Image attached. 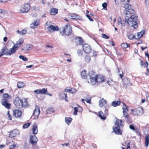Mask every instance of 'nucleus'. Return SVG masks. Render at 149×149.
I'll return each mask as SVG.
<instances>
[{
  "instance_id": "1",
  "label": "nucleus",
  "mask_w": 149,
  "mask_h": 149,
  "mask_svg": "<svg viewBox=\"0 0 149 149\" xmlns=\"http://www.w3.org/2000/svg\"><path fill=\"white\" fill-rule=\"evenodd\" d=\"M134 13L135 11L134 10H130L127 12L125 20L129 26H132L134 29H136L138 27L136 21L137 16Z\"/></svg>"
},
{
  "instance_id": "2",
  "label": "nucleus",
  "mask_w": 149,
  "mask_h": 149,
  "mask_svg": "<svg viewBox=\"0 0 149 149\" xmlns=\"http://www.w3.org/2000/svg\"><path fill=\"white\" fill-rule=\"evenodd\" d=\"M89 81L88 80L89 83H90L92 85H95L96 82L100 83L104 81V78L102 75H96L95 73L93 71H91L89 73Z\"/></svg>"
},
{
  "instance_id": "3",
  "label": "nucleus",
  "mask_w": 149,
  "mask_h": 149,
  "mask_svg": "<svg viewBox=\"0 0 149 149\" xmlns=\"http://www.w3.org/2000/svg\"><path fill=\"white\" fill-rule=\"evenodd\" d=\"M11 99V96L8 94H4L3 95V98L1 100L2 104L7 109L10 108L11 105L8 102V100Z\"/></svg>"
},
{
  "instance_id": "4",
  "label": "nucleus",
  "mask_w": 149,
  "mask_h": 149,
  "mask_svg": "<svg viewBox=\"0 0 149 149\" xmlns=\"http://www.w3.org/2000/svg\"><path fill=\"white\" fill-rule=\"evenodd\" d=\"M72 30L69 24H67L64 27L61 28L60 32L62 35L68 36L72 33Z\"/></svg>"
},
{
  "instance_id": "5",
  "label": "nucleus",
  "mask_w": 149,
  "mask_h": 149,
  "mask_svg": "<svg viewBox=\"0 0 149 149\" xmlns=\"http://www.w3.org/2000/svg\"><path fill=\"white\" fill-rule=\"evenodd\" d=\"M15 52V50L13 48L8 50L5 47H3L0 52V53L3 56L4 55H10Z\"/></svg>"
},
{
  "instance_id": "6",
  "label": "nucleus",
  "mask_w": 149,
  "mask_h": 149,
  "mask_svg": "<svg viewBox=\"0 0 149 149\" xmlns=\"http://www.w3.org/2000/svg\"><path fill=\"white\" fill-rule=\"evenodd\" d=\"M131 114L134 116H141L143 113V110L142 108L139 107L135 109H131Z\"/></svg>"
},
{
  "instance_id": "7",
  "label": "nucleus",
  "mask_w": 149,
  "mask_h": 149,
  "mask_svg": "<svg viewBox=\"0 0 149 149\" xmlns=\"http://www.w3.org/2000/svg\"><path fill=\"white\" fill-rule=\"evenodd\" d=\"M30 9V6L28 4H25L19 8V12L20 13H26L28 12Z\"/></svg>"
},
{
  "instance_id": "8",
  "label": "nucleus",
  "mask_w": 149,
  "mask_h": 149,
  "mask_svg": "<svg viewBox=\"0 0 149 149\" xmlns=\"http://www.w3.org/2000/svg\"><path fill=\"white\" fill-rule=\"evenodd\" d=\"M14 103L17 108H20L22 107V100L19 97L15 98Z\"/></svg>"
},
{
  "instance_id": "9",
  "label": "nucleus",
  "mask_w": 149,
  "mask_h": 149,
  "mask_svg": "<svg viewBox=\"0 0 149 149\" xmlns=\"http://www.w3.org/2000/svg\"><path fill=\"white\" fill-rule=\"evenodd\" d=\"M24 40L23 39H20L18 41H17L15 44L14 45V46L12 48H13L15 50V52L20 46L23 43Z\"/></svg>"
},
{
  "instance_id": "10",
  "label": "nucleus",
  "mask_w": 149,
  "mask_h": 149,
  "mask_svg": "<svg viewBox=\"0 0 149 149\" xmlns=\"http://www.w3.org/2000/svg\"><path fill=\"white\" fill-rule=\"evenodd\" d=\"M123 107L122 109L123 110V116L125 117V119H127L128 117V115L127 113L128 109L126 105L123 103Z\"/></svg>"
},
{
  "instance_id": "11",
  "label": "nucleus",
  "mask_w": 149,
  "mask_h": 149,
  "mask_svg": "<svg viewBox=\"0 0 149 149\" xmlns=\"http://www.w3.org/2000/svg\"><path fill=\"white\" fill-rule=\"evenodd\" d=\"M82 47L86 53H89L91 51V48L89 45L88 44H84Z\"/></svg>"
},
{
  "instance_id": "12",
  "label": "nucleus",
  "mask_w": 149,
  "mask_h": 149,
  "mask_svg": "<svg viewBox=\"0 0 149 149\" xmlns=\"http://www.w3.org/2000/svg\"><path fill=\"white\" fill-rule=\"evenodd\" d=\"M47 91V88H43L42 89L36 90L34 91V92L37 94H45Z\"/></svg>"
},
{
  "instance_id": "13",
  "label": "nucleus",
  "mask_w": 149,
  "mask_h": 149,
  "mask_svg": "<svg viewBox=\"0 0 149 149\" xmlns=\"http://www.w3.org/2000/svg\"><path fill=\"white\" fill-rule=\"evenodd\" d=\"M40 113V110L39 107L38 106H36L35 109L33 113L35 118H38Z\"/></svg>"
},
{
  "instance_id": "14",
  "label": "nucleus",
  "mask_w": 149,
  "mask_h": 149,
  "mask_svg": "<svg viewBox=\"0 0 149 149\" xmlns=\"http://www.w3.org/2000/svg\"><path fill=\"white\" fill-rule=\"evenodd\" d=\"M18 134H19L18 130L17 129L14 130L9 134V137H14Z\"/></svg>"
},
{
  "instance_id": "15",
  "label": "nucleus",
  "mask_w": 149,
  "mask_h": 149,
  "mask_svg": "<svg viewBox=\"0 0 149 149\" xmlns=\"http://www.w3.org/2000/svg\"><path fill=\"white\" fill-rule=\"evenodd\" d=\"M22 114V112L20 110H15L13 111V115L15 117L19 118L21 116Z\"/></svg>"
},
{
  "instance_id": "16",
  "label": "nucleus",
  "mask_w": 149,
  "mask_h": 149,
  "mask_svg": "<svg viewBox=\"0 0 149 149\" xmlns=\"http://www.w3.org/2000/svg\"><path fill=\"white\" fill-rule=\"evenodd\" d=\"M47 29L48 31L50 32H52L54 31H58L59 30L58 28V26L53 25H51L48 26L47 28Z\"/></svg>"
},
{
  "instance_id": "17",
  "label": "nucleus",
  "mask_w": 149,
  "mask_h": 149,
  "mask_svg": "<svg viewBox=\"0 0 149 149\" xmlns=\"http://www.w3.org/2000/svg\"><path fill=\"white\" fill-rule=\"evenodd\" d=\"M123 7L126 9L124 11V13L125 15H126L127 12L130 11V10H133L131 9V6L128 3L124 4Z\"/></svg>"
},
{
  "instance_id": "18",
  "label": "nucleus",
  "mask_w": 149,
  "mask_h": 149,
  "mask_svg": "<svg viewBox=\"0 0 149 149\" xmlns=\"http://www.w3.org/2000/svg\"><path fill=\"white\" fill-rule=\"evenodd\" d=\"M32 133L34 134H36L38 132V125L35 123H34L32 126Z\"/></svg>"
},
{
  "instance_id": "19",
  "label": "nucleus",
  "mask_w": 149,
  "mask_h": 149,
  "mask_svg": "<svg viewBox=\"0 0 149 149\" xmlns=\"http://www.w3.org/2000/svg\"><path fill=\"white\" fill-rule=\"evenodd\" d=\"M39 24V21L38 20H35L31 24L30 27L31 28H35Z\"/></svg>"
},
{
  "instance_id": "20",
  "label": "nucleus",
  "mask_w": 149,
  "mask_h": 149,
  "mask_svg": "<svg viewBox=\"0 0 149 149\" xmlns=\"http://www.w3.org/2000/svg\"><path fill=\"white\" fill-rule=\"evenodd\" d=\"M30 140L31 143L35 144L38 141V139L35 136H31L30 138Z\"/></svg>"
},
{
  "instance_id": "21",
  "label": "nucleus",
  "mask_w": 149,
  "mask_h": 149,
  "mask_svg": "<svg viewBox=\"0 0 149 149\" xmlns=\"http://www.w3.org/2000/svg\"><path fill=\"white\" fill-rule=\"evenodd\" d=\"M75 42L76 45H78L82 43L83 40L81 37L76 38L75 40Z\"/></svg>"
},
{
  "instance_id": "22",
  "label": "nucleus",
  "mask_w": 149,
  "mask_h": 149,
  "mask_svg": "<svg viewBox=\"0 0 149 149\" xmlns=\"http://www.w3.org/2000/svg\"><path fill=\"white\" fill-rule=\"evenodd\" d=\"M113 131L116 134L119 135L122 134V132L119 129V127L116 126L114 128L113 127Z\"/></svg>"
},
{
  "instance_id": "23",
  "label": "nucleus",
  "mask_w": 149,
  "mask_h": 149,
  "mask_svg": "<svg viewBox=\"0 0 149 149\" xmlns=\"http://www.w3.org/2000/svg\"><path fill=\"white\" fill-rule=\"evenodd\" d=\"M107 103V101L103 98H102L100 100L99 103V106L102 107L104 105H105Z\"/></svg>"
},
{
  "instance_id": "24",
  "label": "nucleus",
  "mask_w": 149,
  "mask_h": 149,
  "mask_svg": "<svg viewBox=\"0 0 149 149\" xmlns=\"http://www.w3.org/2000/svg\"><path fill=\"white\" fill-rule=\"evenodd\" d=\"M58 13V10L55 8H52L50 10V13L51 15H55Z\"/></svg>"
},
{
  "instance_id": "25",
  "label": "nucleus",
  "mask_w": 149,
  "mask_h": 149,
  "mask_svg": "<svg viewBox=\"0 0 149 149\" xmlns=\"http://www.w3.org/2000/svg\"><path fill=\"white\" fill-rule=\"evenodd\" d=\"M98 115L99 117L103 120H104L106 119V116L105 114H104L101 111H100L98 112Z\"/></svg>"
},
{
  "instance_id": "26",
  "label": "nucleus",
  "mask_w": 149,
  "mask_h": 149,
  "mask_svg": "<svg viewBox=\"0 0 149 149\" xmlns=\"http://www.w3.org/2000/svg\"><path fill=\"white\" fill-rule=\"evenodd\" d=\"M120 101H113L111 103V106L113 107H116L120 105Z\"/></svg>"
},
{
  "instance_id": "27",
  "label": "nucleus",
  "mask_w": 149,
  "mask_h": 149,
  "mask_svg": "<svg viewBox=\"0 0 149 149\" xmlns=\"http://www.w3.org/2000/svg\"><path fill=\"white\" fill-rule=\"evenodd\" d=\"M60 97L63 99H65L66 101H68L67 99V94L65 92H62L60 94Z\"/></svg>"
},
{
  "instance_id": "28",
  "label": "nucleus",
  "mask_w": 149,
  "mask_h": 149,
  "mask_svg": "<svg viewBox=\"0 0 149 149\" xmlns=\"http://www.w3.org/2000/svg\"><path fill=\"white\" fill-rule=\"evenodd\" d=\"M27 31L25 29H23L21 31L19 30H17L16 32L17 33L20 34L22 35H24L26 33Z\"/></svg>"
},
{
  "instance_id": "29",
  "label": "nucleus",
  "mask_w": 149,
  "mask_h": 149,
  "mask_svg": "<svg viewBox=\"0 0 149 149\" xmlns=\"http://www.w3.org/2000/svg\"><path fill=\"white\" fill-rule=\"evenodd\" d=\"M81 76L83 79H86L87 78V74L85 70L82 71L81 73Z\"/></svg>"
},
{
  "instance_id": "30",
  "label": "nucleus",
  "mask_w": 149,
  "mask_h": 149,
  "mask_svg": "<svg viewBox=\"0 0 149 149\" xmlns=\"http://www.w3.org/2000/svg\"><path fill=\"white\" fill-rule=\"evenodd\" d=\"M144 33L143 31H141L140 32H139L137 34V36H136V39H138L141 38L142 36Z\"/></svg>"
},
{
  "instance_id": "31",
  "label": "nucleus",
  "mask_w": 149,
  "mask_h": 149,
  "mask_svg": "<svg viewBox=\"0 0 149 149\" xmlns=\"http://www.w3.org/2000/svg\"><path fill=\"white\" fill-rule=\"evenodd\" d=\"M126 22H127L125 20V21H121L120 18L119 19H118V25L120 24H121L122 26H124L125 25V23Z\"/></svg>"
},
{
  "instance_id": "32",
  "label": "nucleus",
  "mask_w": 149,
  "mask_h": 149,
  "mask_svg": "<svg viewBox=\"0 0 149 149\" xmlns=\"http://www.w3.org/2000/svg\"><path fill=\"white\" fill-rule=\"evenodd\" d=\"M121 47L123 48H126L129 47L130 45L126 42L122 43L121 45Z\"/></svg>"
},
{
  "instance_id": "33",
  "label": "nucleus",
  "mask_w": 149,
  "mask_h": 149,
  "mask_svg": "<svg viewBox=\"0 0 149 149\" xmlns=\"http://www.w3.org/2000/svg\"><path fill=\"white\" fill-rule=\"evenodd\" d=\"M72 119L70 118L66 117L65 118V121L66 123L69 125L72 121Z\"/></svg>"
},
{
  "instance_id": "34",
  "label": "nucleus",
  "mask_w": 149,
  "mask_h": 149,
  "mask_svg": "<svg viewBox=\"0 0 149 149\" xmlns=\"http://www.w3.org/2000/svg\"><path fill=\"white\" fill-rule=\"evenodd\" d=\"M145 144L146 146H148L149 144V134L146 137Z\"/></svg>"
},
{
  "instance_id": "35",
  "label": "nucleus",
  "mask_w": 149,
  "mask_h": 149,
  "mask_svg": "<svg viewBox=\"0 0 149 149\" xmlns=\"http://www.w3.org/2000/svg\"><path fill=\"white\" fill-rule=\"evenodd\" d=\"M24 86V84L21 82H19L17 84V86L19 88L23 87Z\"/></svg>"
},
{
  "instance_id": "36",
  "label": "nucleus",
  "mask_w": 149,
  "mask_h": 149,
  "mask_svg": "<svg viewBox=\"0 0 149 149\" xmlns=\"http://www.w3.org/2000/svg\"><path fill=\"white\" fill-rule=\"evenodd\" d=\"M122 122V120H120H120L119 119H116V123L115 124V125L116 126H118L119 127V125H122L121 124V123Z\"/></svg>"
},
{
  "instance_id": "37",
  "label": "nucleus",
  "mask_w": 149,
  "mask_h": 149,
  "mask_svg": "<svg viewBox=\"0 0 149 149\" xmlns=\"http://www.w3.org/2000/svg\"><path fill=\"white\" fill-rule=\"evenodd\" d=\"M91 60L90 56L87 55L85 58V60L87 63H88Z\"/></svg>"
},
{
  "instance_id": "38",
  "label": "nucleus",
  "mask_w": 149,
  "mask_h": 149,
  "mask_svg": "<svg viewBox=\"0 0 149 149\" xmlns=\"http://www.w3.org/2000/svg\"><path fill=\"white\" fill-rule=\"evenodd\" d=\"M81 101L82 102H83L84 104H85L84 101H86L87 103L90 104L91 103V99L90 98L89 99H87L86 98L85 99H82Z\"/></svg>"
},
{
  "instance_id": "39",
  "label": "nucleus",
  "mask_w": 149,
  "mask_h": 149,
  "mask_svg": "<svg viewBox=\"0 0 149 149\" xmlns=\"http://www.w3.org/2000/svg\"><path fill=\"white\" fill-rule=\"evenodd\" d=\"M32 47L33 46L32 45L28 44L26 45L25 48L27 50H30L32 49Z\"/></svg>"
},
{
  "instance_id": "40",
  "label": "nucleus",
  "mask_w": 149,
  "mask_h": 149,
  "mask_svg": "<svg viewBox=\"0 0 149 149\" xmlns=\"http://www.w3.org/2000/svg\"><path fill=\"white\" fill-rule=\"evenodd\" d=\"M54 109L52 108H49L47 110V113H51L52 112H53Z\"/></svg>"
},
{
  "instance_id": "41",
  "label": "nucleus",
  "mask_w": 149,
  "mask_h": 149,
  "mask_svg": "<svg viewBox=\"0 0 149 149\" xmlns=\"http://www.w3.org/2000/svg\"><path fill=\"white\" fill-rule=\"evenodd\" d=\"M19 58L23 60V61H27L28 59V58L22 55H20L19 56Z\"/></svg>"
},
{
  "instance_id": "42",
  "label": "nucleus",
  "mask_w": 149,
  "mask_h": 149,
  "mask_svg": "<svg viewBox=\"0 0 149 149\" xmlns=\"http://www.w3.org/2000/svg\"><path fill=\"white\" fill-rule=\"evenodd\" d=\"M76 15V14L74 13H71L69 15V17L71 19H75Z\"/></svg>"
},
{
  "instance_id": "43",
  "label": "nucleus",
  "mask_w": 149,
  "mask_h": 149,
  "mask_svg": "<svg viewBox=\"0 0 149 149\" xmlns=\"http://www.w3.org/2000/svg\"><path fill=\"white\" fill-rule=\"evenodd\" d=\"M22 107H26L27 105V100L26 99L24 100V101H22Z\"/></svg>"
},
{
  "instance_id": "44",
  "label": "nucleus",
  "mask_w": 149,
  "mask_h": 149,
  "mask_svg": "<svg viewBox=\"0 0 149 149\" xmlns=\"http://www.w3.org/2000/svg\"><path fill=\"white\" fill-rule=\"evenodd\" d=\"M31 124V123L25 124L23 125V127L24 128H27Z\"/></svg>"
},
{
  "instance_id": "45",
  "label": "nucleus",
  "mask_w": 149,
  "mask_h": 149,
  "mask_svg": "<svg viewBox=\"0 0 149 149\" xmlns=\"http://www.w3.org/2000/svg\"><path fill=\"white\" fill-rule=\"evenodd\" d=\"M74 110L73 113V114L74 115H77V112H78V109L77 107H75L74 108Z\"/></svg>"
},
{
  "instance_id": "46",
  "label": "nucleus",
  "mask_w": 149,
  "mask_h": 149,
  "mask_svg": "<svg viewBox=\"0 0 149 149\" xmlns=\"http://www.w3.org/2000/svg\"><path fill=\"white\" fill-rule=\"evenodd\" d=\"M77 90L74 88H71L70 89V93H74L77 92Z\"/></svg>"
},
{
  "instance_id": "47",
  "label": "nucleus",
  "mask_w": 149,
  "mask_h": 149,
  "mask_svg": "<svg viewBox=\"0 0 149 149\" xmlns=\"http://www.w3.org/2000/svg\"><path fill=\"white\" fill-rule=\"evenodd\" d=\"M136 37V36H135L134 35H129L128 37V38L130 40H132L134 38H135Z\"/></svg>"
},
{
  "instance_id": "48",
  "label": "nucleus",
  "mask_w": 149,
  "mask_h": 149,
  "mask_svg": "<svg viewBox=\"0 0 149 149\" xmlns=\"http://www.w3.org/2000/svg\"><path fill=\"white\" fill-rule=\"evenodd\" d=\"M16 147V145L15 144V143H13V144L10 146L9 148L10 149H13L15 148Z\"/></svg>"
},
{
  "instance_id": "49",
  "label": "nucleus",
  "mask_w": 149,
  "mask_h": 149,
  "mask_svg": "<svg viewBox=\"0 0 149 149\" xmlns=\"http://www.w3.org/2000/svg\"><path fill=\"white\" fill-rule=\"evenodd\" d=\"M78 54L79 56H81L82 55V51L80 49H79L77 51Z\"/></svg>"
},
{
  "instance_id": "50",
  "label": "nucleus",
  "mask_w": 149,
  "mask_h": 149,
  "mask_svg": "<svg viewBox=\"0 0 149 149\" xmlns=\"http://www.w3.org/2000/svg\"><path fill=\"white\" fill-rule=\"evenodd\" d=\"M129 128L130 129H131V130H132L133 131H134L135 130V127H134V125H129Z\"/></svg>"
},
{
  "instance_id": "51",
  "label": "nucleus",
  "mask_w": 149,
  "mask_h": 149,
  "mask_svg": "<svg viewBox=\"0 0 149 149\" xmlns=\"http://www.w3.org/2000/svg\"><path fill=\"white\" fill-rule=\"evenodd\" d=\"M102 37L104 38L107 39L109 38V37L105 34H103L102 35Z\"/></svg>"
},
{
  "instance_id": "52",
  "label": "nucleus",
  "mask_w": 149,
  "mask_h": 149,
  "mask_svg": "<svg viewBox=\"0 0 149 149\" xmlns=\"http://www.w3.org/2000/svg\"><path fill=\"white\" fill-rule=\"evenodd\" d=\"M7 116H8V118L9 120H11L12 119L11 117V115L10 114L9 111H8Z\"/></svg>"
},
{
  "instance_id": "53",
  "label": "nucleus",
  "mask_w": 149,
  "mask_h": 149,
  "mask_svg": "<svg viewBox=\"0 0 149 149\" xmlns=\"http://www.w3.org/2000/svg\"><path fill=\"white\" fill-rule=\"evenodd\" d=\"M86 17L89 19L91 21H93V20L92 18L88 15H86Z\"/></svg>"
},
{
  "instance_id": "54",
  "label": "nucleus",
  "mask_w": 149,
  "mask_h": 149,
  "mask_svg": "<svg viewBox=\"0 0 149 149\" xmlns=\"http://www.w3.org/2000/svg\"><path fill=\"white\" fill-rule=\"evenodd\" d=\"M102 6L103 8L105 9V8H106L107 4L106 3H104L102 4Z\"/></svg>"
},
{
  "instance_id": "55",
  "label": "nucleus",
  "mask_w": 149,
  "mask_h": 149,
  "mask_svg": "<svg viewBox=\"0 0 149 149\" xmlns=\"http://www.w3.org/2000/svg\"><path fill=\"white\" fill-rule=\"evenodd\" d=\"M97 55V52L96 51H93V56L94 57H96Z\"/></svg>"
},
{
  "instance_id": "56",
  "label": "nucleus",
  "mask_w": 149,
  "mask_h": 149,
  "mask_svg": "<svg viewBox=\"0 0 149 149\" xmlns=\"http://www.w3.org/2000/svg\"><path fill=\"white\" fill-rule=\"evenodd\" d=\"M81 19V17L80 16L76 15V16L75 17V19Z\"/></svg>"
},
{
  "instance_id": "57",
  "label": "nucleus",
  "mask_w": 149,
  "mask_h": 149,
  "mask_svg": "<svg viewBox=\"0 0 149 149\" xmlns=\"http://www.w3.org/2000/svg\"><path fill=\"white\" fill-rule=\"evenodd\" d=\"M66 92H68L69 93H70V89H68L67 88H66L65 90V93Z\"/></svg>"
},
{
  "instance_id": "58",
  "label": "nucleus",
  "mask_w": 149,
  "mask_h": 149,
  "mask_svg": "<svg viewBox=\"0 0 149 149\" xmlns=\"http://www.w3.org/2000/svg\"><path fill=\"white\" fill-rule=\"evenodd\" d=\"M77 108L78 109V110H79V111H82V108L81 107H78V108Z\"/></svg>"
},
{
  "instance_id": "59",
  "label": "nucleus",
  "mask_w": 149,
  "mask_h": 149,
  "mask_svg": "<svg viewBox=\"0 0 149 149\" xmlns=\"http://www.w3.org/2000/svg\"><path fill=\"white\" fill-rule=\"evenodd\" d=\"M146 5L148 6H149V0H146Z\"/></svg>"
},
{
  "instance_id": "60",
  "label": "nucleus",
  "mask_w": 149,
  "mask_h": 149,
  "mask_svg": "<svg viewBox=\"0 0 149 149\" xmlns=\"http://www.w3.org/2000/svg\"><path fill=\"white\" fill-rule=\"evenodd\" d=\"M147 72L146 73V74L147 75L149 76V69L148 68H147Z\"/></svg>"
},
{
  "instance_id": "61",
  "label": "nucleus",
  "mask_w": 149,
  "mask_h": 149,
  "mask_svg": "<svg viewBox=\"0 0 149 149\" xmlns=\"http://www.w3.org/2000/svg\"><path fill=\"white\" fill-rule=\"evenodd\" d=\"M69 143H64V144H62V145L63 146H69Z\"/></svg>"
},
{
  "instance_id": "62",
  "label": "nucleus",
  "mask_w": 149,
  "mask_h": 149,
  "mask_svg": "<svg viewBox=\"0 0 149 149\" xmlns=\"http://www.w3.org/2000/svg\"><path fill=\"white\" fill-rule=\"evenodd\" d=\"M5 146L4 145H0V149H2Z\"/></svg>"
},
{
  "instance_id": "63",
  "label": "nucleus",
  "mask_w": 149,
  "mask_h": 149,
  "mask_svg": "<svg viewBox=\"0 0 149 149\" xmlns=\"http://www.w3.org/2000/svg\"><path fill=\"white\" fill-rule=\"evenodd\" d=\"M33 66V65H29L26 66V67L27 68H31Z\"/></svg>"
},
{
  "instance_id": "64",
  "label": "nucleus",
  "mask_w": 149,
  "mask_h": 149,
  "mask_svg": "<svg viewBox=\"0 0 149 149\" xmlns=\"http://www.w3.org/2000/svg\"><path fill=\"white\" fill-rule=\"evenodd\" d=\"M7 39V37H5L3 38V40L4 42H6V41Z\"/></svg>"
}]
</instances>
